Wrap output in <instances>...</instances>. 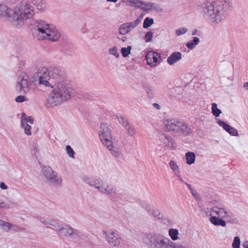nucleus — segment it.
Returning a JSON list of instances; mask_svg holds the SVG:
<instances>
[{"instance_id":"f257e3e1","label":"nucleus","mask_w":248,"mask_h":248,"mask_svg":"<svg viewBox=\"0 0 248 248\" xmlns=\"http://www.w3.org/2000/svg\"><path fill=\"white\" fill-rule=\"evenodd\" d=\"M36 74L38 78V83L46 87L52 89L47 98V103L51 106H56L64 102L75 94V90L69 84L68 82L63 79H57L53 85L48 80L50 78L46 67L39 68Z\"/></svg>"},{"instance_id":"f03ea898","label":"nucleus","mask_w":248,"mask_h":248,"mask_svg":"<svg viewBox=\"0 0 248 248\" xmlns=\"http://www.w3.org/2000/svg\"><path fill=\"white\" fill-rule=\"evenodd\" d=\"M230 0H214L199 5L197 10L209 23L217 25L225 20L229 14Z\"/></svg>"},{"instance_id":"7ed1b4c3","label":"nucleus","mask_w":248,"mask_h":248,"mask_svg":"<svg viewBox=\"0 0 248 248\" xmlns=\"http://www.w3.org/2000/svg\"><path fill=\"white\" fill-rule=\"evenodd\" d=\"M34 13L33 7L28 3L12 7L0 3V18L5 19L16 27L23 25L24 20L31 18Z\"/></svg>"},{"instance_id":"20e7f679","label":"nucleus","mask_w":248,"mask_h":248,"mask_svg":"<svg viewBox=\"0 0 248 248\" xmlns=\"http://www.w3.org/2000/svg\"><path fill=\"white\" fill-rule=\"evenodd\" d=\"M168 238L160 234H149L144 236L143 242L150 248H183V246L178 245L174 241L179 239V230L175 228H170L168 230Z\"/></svg>"},{"instance_id":"39448f33","label":"nucleus","mask_w":248,"mask_h":248,"mask_svg":"<svg viewBox=\"0 0 248 248\" xmlns=\"http://www.w3.org/2000/svg\"><path fill=\"white\" fill-rule=\"evenodd\" d=\"M202 213L210 216V222L215 226L225 227L226 221H230L232 214L230 210L219 201L212 200L209 202V206L202 209Z\"/></svg>"},{"instance_id":"423d86ee","label":"nucleus","mask_w":248,"mask_h":248,"mask_svg":"<svg viewBox=\"0 0 248 248\" xmlns=\"http://www.w3.org/2000/svg\"><path fill=\"white\" fill-rule=\"evenodd\" d=\"M36 34L40 39H47L53 41H57L60 37L58 30L51 24L44 21L38 23Z\"/></svg>"},{"instance_id":"0eeeda50","label":"nucleus","mask_w":248,"mask_h":248,"mask_svg":"<svg viewBox=\"0 0 248 248\" xmlns=\"http://www.w3.org/2000/svg\"><path fill=\"white\" fill-rule=\"evenodd\" d=\"M83 180L86 184L96 189L101 194L111 195L115 193L113 186L99 177H85Z\"/></svg>"},{"instance_id":"6e6552de","label":"nucleus","mask_w":248,"mask_h":248,"mask_svg":"<svg viewBox=\"0 0 248 248\" xmlns=\"http://www.w3.org/2000/svg\"><path fill=\"white\" fill-rule=\"evenodd\" d=\"M98 135L103 144L109 150L114 152V154L117 155V153L115 151H113L114 145L111 130L106 123L104 122L101 123Z\"/></svg>"},{"instance_id":"1a4fd4ad","label":"nucleus","mask_w":248,"mask_h":248,"mask_svg":"<svg viewBox=\"0 0 248 248\" xmlns=\"http://www.w3.org/2000/svg\"><path fill=\"white\" fill-rule=\"evenodd\" d=\"M42 176L47 182L54 186H60L63 183V179L62 176L49 166H44L42 168Z\"/></svg>"},{"instance_id":"9d476101","label":"nucleus","mask_w":248,"mask_h":248,"mask_svg":"<svg viewBox=\"0 0 248 248\" xmlns=\"http://www.w3.org/2000/svg\"><path fill=\"white\" fill-rule=\"evenodd\" d=\"M31 83L28 74L24 71L20 72L16 78V90L21 94H27L30 91Z\"/></svg>"},{"instance_id":"9b49d317","label":"nucleus","mask_w":248,"mask_h":248,"mask_svg":"<svg viewBox=\"0 0 248 248\" xmlns=\"http://www.w3.org/2000/svg\"><path fill=\"white\" fill-rule=\"evenodd\" d=\"M103 234H105V238L109 245L113 248H116L120 246L122 242V237L117 231H110L107 232L104 231Z\"/></svg>"},{"instance_id":"f8f14e48","label":"nucleus","mask_w":248,"mask_h":248,"mask_svg":"<svg viewBox=\"0 0 248 248\" xmlns=\"http://www.w3.org/2000/svg\"><path fill=\"white\" fill-rule=\"evenodd\" d=\"M145 60L148 66L151 68H155L160 64L162 59L160 54L151 50L146 53Z\"/></svg>"},{"instance_id":"ddd939ff","label":"nucleus","mask_w":248,"mask_h":248,"mask_svg":"<svg viewBox=\"0 0 248 248\" xmlns=\"http://www.w3.org/2000/svg\"><path fill=\"white\" fill-rule=\"evenodd\" d=\"M34 123V119L31 116H27L25 113L21 114V127L24 130V134L30 136L32 134L31 124Z\"/></svg>"},{"instance_id":"4468645a","label":"nucleus","mask_w":248,"mask_h":248,"mask_svg":"<svg viewBox=\"0 0 248 248\" xmlns=\"http://www.w3.org/2000/svg\"><path fill=\"white\" fill-rule=\"evenodd\" d=\"M34 123V119L31 116H27L25 113L21 114V127L24 130V134L30 136L32 134L31 124Z\"/></svg>"},{"instance_id":"2eb2a0df","label":"nucleus","mask_w":248,"mask_h":248,"mask_svg":"<svg viewBox=\"0 0 248 248\" xmlns=\"http://www.w3.org/2000/svg\"><path fill=\"white\" fill-rule=\"evenodd\" d=\"M142 17L143 16H141L135 21L126 22L121 25L119 28V34L121 35H125L129 33L140 24Z\"/></svg>"},{"instance_id":"dca6fc26","label":"nucleus","mask_w":248,"mask_h":248,"mask_svg":"<svg viewBox=\"0 0 248 248\" xmlns=\"http://www.w3.org/2000/svg\"><path fill=\"white\" fill-rule=\"evenodd\" d=\"M215 120L217 124L231 136L234 137L238 136L239 134L237 130L228 124L224 121L221 120L218 118H216Z\"/></svg>"},{"instance_id":"f3484780","label":"nucleus","mask_w":248,"mask_h":248,"mask_svg":"<svg viewBox=\"0 0 248 248\" xmlns=\"http://www.w3.org/2000/svg\"><path fill=\"white\" fill-rule=\"evenodd\" d=\"M76 230L67 224H61L57 233L61 237H71Z\"/></svg>"},{"instance_id":"a211bd4d","label":"nucleus","mask_w":248,"mask_h":248,"mask_svg":"<svg viewBox=\"0 0 248 248\" xmlns=\"http://www.w3.org/2000/svg\"><path fill=\"white\" fill-rule=\"evenodd\" d=\"M182 53L180 51L171 53L167 59V62L169 65H173L182 59Z\"/></svg>"},{"instance_id":"6ab92c4d","label":"nucleus","mask_w":248,"mask_h":248,"mask_svg":"<svg viewBox=\"0 0 248 248\" xmlns=\"http://www.w3.org/2000/svg\"><path fill=\"white\" fill-rule=\"evenodd\" d=\"M0 229L5 232H7L11 230L14 231H18L20 230L18 226L3 220H0Z\"/></svg>"},{"instance_id":"aec40b11","label":"nucleus","mask_w":248,"mask_h":248,"mask_svg":"<svg viewBox=\"0 0 248 248\" xmlns=\"http://www.w3.org/2000/svg\"><path fill=\"white\" fill-rule=\"evenodd\" d=\"M139 8L145 11H149L153 10L155 11L159 10V7L155 3L151 2H145L141 0Z\"/></svg>"},{"instance_id":"412c9836","label":"nucleus","mask_w":248,"mask_h":248,"mask_svg":"<svg viewBox=\"0 0 248 248\" xmlns=\"http://www.w3.org/2000/svg\"><path fill=\"white\" fill-rule=\"evenodd\" d=\"M175 133L187 136L190 133V128L186 124L182 122L179 121Z\"/></svg>"},{"instance_id":"4be33fe9","label":"nucleus","mask_w":248,"mask_h":248,"mask_svg":"<svg viewBox=\"0 0 248 248\" xmlns=\"http://www.w3.org/2000/svg\"><path fill=\"white\" fill-rule=\"evenodd\" d=\"M50 78L58 79L62 74L61 69L58 67L50 66L46 67Z\"/></svg>"},{"instance_id":"5701e85b","label":"nucleus","mask_w":248,"mask_h":248,"mask_svg":"<svg viewBox=\"0 0 248 248\" xmlns=\"http://www.w3.org/2000/svg\"><path fill=\"white\" fill-rule=\"evenodd\" d=\"M179 122V121L175 119H169L164 120V124L168 130L175 132Z\"/></svg>"},{"instance_id":"b1692460","label":"nucleus","mask_w":248,"mask_h":248,"mask_svg":"<svg viewBox=\"0 0 248 248\" xmlns=\"http://www.w3.org/2000/svg\"><path fill=\"white\" fill-rule=\"evenodd\" d=\"M159 140L162 142L167 148H170L172 147V141L171 139L164 134H161L159 137Z\"/></svg>"},{"instance_id":"393cba45","label":"nucleus","mask_w":248,"mask_h":248,"mask_svg":"<svg viewBox=\"0 0 248 248\" xmlns=\"http://www.w3.org/2000/svg\"><path fill=\"white\" fill-rule=\"evenodd\" d=\"M169 165L173 171L174 174L179 178L180 180L182 181V179H181L180 176V171L179 165L177 164V162L174 160H170L169 163Z\"/></svg>"},{"instance_id":"a878e982","label":"nucleus","mask_w":248,"mask_h":248,"mask_svg":"<svg viewBox=\"0 0 248 248\" xmlns=\"http://www.w3.org/2000/svg\"><path fill=\"white\" fill-rule=\"evenodd\" d=\"M186 163L188 165H191L195 163L196 161V155L193 152H187L185 154Z\"/></svg>"},{"instance_id":"bb28decb","label":"nucleus","mask_w":248,"mask_h":248,"mask_svg":"<svg viewBox=\"0 0 248 248\" xmlns=\"http://www.w3.org/2000/svg\"><path fill=\"white\" fill-rule=\"evenodd\" d=\"M44 224L47 227L53 229L57 232L61 224L59 223L53 219H48L45 221L44 222Z\"/></svg>"},{"instance_id":"cd10ccee","label":"nucleus","mask_w":248,"mask_h":248,"mask_svg":"<svg viewBox=\"0 0 248 248\" xmlns=\"http://www.w3.org/2000/svg\"><path fill=\"white\" fill-rule=\"evenodd\" d=\"M200 39L197 37H193L192 40L189 41L186 44V46L190 50L193 49L200 43Z\"/></svg>"},{"instance_id":"c85d7f7f","label":"nucleus","mask_w":248,"mask_h":248,"mask_svg":"<svg viewBox=\"0 0 248 248\" xmlns=\"http://www.w3.org/2000/svg\"><path fill=\"white\" fill-rule=\"evenodd\" d=\"M124 3L126 5L135 8H139L141 0H123Z\"/></svg>"},{"instance_id":"c756f323","label":"nucleus","mask_w":248,"mask_h":248,"mask_svg":"<svg viewBox=\"0 0 248 248\" xmlns=\"http://www.w3.org/2000/svg\"><path fill=\"white\" fill-rule=\"evenodd\" d=\"M211 111L213 116L218 117L222 113L221 109L218 108L217 105L215 103L211 104Z\"/></svg>"},{"instance_id":"7c9ffc66","label":"nucleus","mask_w":248,"mask_h":248,"mask_svg":"<svg viewBox=\"0 0 248 248\" xmlns=\"http://www.w3.org/2000/svg\"><path fill=\"white\" fill-rule=\"evenodd\" d=\"M124 128L126 131V133L130 137H133L136 135V130L133 125L129 124Z\"/></svg>"},{"instance_id":"2f4dec72","label":"nucleus","mask_w":248,"mask_h":248,"mask_svg":"<svg viewBox=\"0 0 248 248\" xmlns=\"http://www.w3.org/2000/svg\"><path fill=\"white\" fill-rule=\"evenodd\" d=\"M132 46H128L126 47H123L121 49V53L124 58H127L129 56L131 53Z\"/></svg>"},{"instance_id":"473e14b6","label":"nucleus","mask_w":248,"mask_h":248,"mask_svg":"<svg viewBox=\"0 0 248 248\" xmlns=\"http://www.w3.org/2000/svg\"><path fill=\"white\" fill-rule=\"evenodd\" d=\"M116 117L119 123L121 124L123 127L124 128L129 124L127 120L122 115L120 114H117Z\"/></svg>"},{"instance_id":"72a5a7b5","label":"nucleus","mask_w":248,"mask_h":248,"mask_svg":"<svg viewBox=\"0 0 248 248\" xmlns=\"http://www.w3.org/2000/svg\"><path fill=\"white\" fill-rule=\"evenodd\" d=\"M108 53L110 55L114 56L116 59L120 57L118 49L116 46H113L108 49Z\"/></svg>"},{"instance_id":"f704fd0d","label":"nucleus","mask_w":248,"mask_h":248,"mask_svg":"<svg viewBox=\"0 0 248 248\" xmlns=\"http://www.w3.org/2000/svg\"><path fill=\"white\" fill-rule=\"evenodd\" d=\"M65 151L69 157L72 159L75 158V152L70 145L66 146Z\"/></svg>"},{"instance_id":"c9c22d12","label":"nucleus","mask_w":248,"mask_h":248,"mask_svg":"<svg viewBox=\"0 0 248 248\" xmlns=\"http://www.w3.org/2000/svg\"><path fill=\"white\" fill-rule=\"evenodd\" d=\"M154 20L152 18L146 17L144 20L143 27L144 29L151 27L154 24Z\"/></svg>"},{"instance_id":"e433bc0d","label":"nucleus","mask_w":248,"mask_h":248,"mask_svg":"<svg viewBox=\"0 0 248 248\" xmlns=\"http://www.w3.org/2000/svg\"><path fill=\"white\" fill-rule=\"evenodd\" d=\"M12 207V204L10 202L0 199V208L7 209Z\"/></svg>"},{"instance_id":"4c0bfd02","label":"nucleus","mask_w":248,"mask_h":248,"mask_svg":"<svg viewBox=\"0 0 248 248\" xmlns=\"http://www.w3.org/2000/svg\"><path fill=\"white\" fill-rule=\"evenodd\" d=\"M241 244L240 238L238 236H235L232 243V248H240Z\"/></svg>"},{"instance_id":"58836bf2","label":"nucleus","mask_w":248,"mask_h":248,"mask_svg":"<svg viewBox=\"0 0 248 248\" xmlns=\"http://www.w3.org/2000/svg\"><path fill=\"white\" fill-rule=\"evenodd\" d=\"M186 185L187 186L193 196L196 199H198L199 197V193L192 187L190 184L186 183Z\"/></svg>"},{"instance_id":"ea45409f","label":"nucleus","mask_w":248,"mask_h":248,"mask_svg":"<svg viewBox=\"0 0 248 248\" xmlns=\"http://www.w3.org/2000/svg\"><path fill=\"white\" fill-rule=\"evenodd\" d=\"M153 38V32L151 31H147L144 36L145 41L147 43L151 42Z\"/></svg>"},{"instance_id":"a19ab883","label":"nucleus","mask_w":248,"mask_h":248,"mask_svg":"<svg viewBox=\"0 0 248 248\" xmlns=\"http://www.w3.org/2000/svg\"><path fill=\"white\" fill-rule=\"evenodd\" d=\"M188 31V29L185 27H181L177 29L175 31V34L177 36H180L185 34Z\"/></svg>"},{"instance_id":"79ce46f5","label":"nucleus","mask_w":248,"mask_h":248,"mask_svg":"<svg viewBox=\"0 0 248 248\" xmlns=\"http://www.w3.org/2000/svg\"><path fill=\"white\" fill-rule=\"evenodd\" d=\"M36 9L39 11H43L46 8V2L43 0L40 3L36 6Z\"/></svg>"},{"instance_id":"37998d69","label":"nucleus","mask_w":248,"mask_h":248,"mask_svg":"<svg viewBox=\"0 0 248 248\" xmlns=\"http://www.w3.org/2000/svg\"><path fill=\"white\" fill-rule=\"evenodd\" d=\"M28 100V98L23 95H18L15 98V101L17 103H22Z\"/></svg>"},{"instance_id":"c03bdc74","label":"nucleus","mask_w":248,"mask_h":248,"mask_svg":"<svg viewBox=\"0 0 248 248\" xmlns=\"http://www.w3.org/2000/svg\"><path fill=\"white\" fill-rule=\"evenodd\" d=\"M0 188L2 190H6L8 189V186L4 182H0Z\"/></svg>"},{"instance_id":"a18cd8bd","label":"nucleus","mask_w":248,"mask_h":248,"mask_svg":"<svg viewBox=\"0 0 248 248\" xmlns=\"http://www.w3.org/2000/svg\"><path fill=\"white\" fill-rule=\"evenodd\" d=\"M43 0H31V3L35 6L40 3Z\"/></svg>"},{"instance_id":"49530a36","label":"nucleus","mask_w":248,"mask_h":248,"mask_svg":"<svg viewBox=\"0 0 248 248\" xmlns=\"http://www.w3.org/2000/svg\"><path fill=\"white\" fill-rule=\"evenodd\" d=\"M243 87L246 90H248V82H245L243 83Z\"/></svg>"},{"instance_id":"de8ad7c7","label":"nucleus","mask_w":248,"mask_h":248,"mask_svg":"<svg viewBox=\"0 0 248 248\" xmlns=\"http://www.w3.org/2000/svg\"><path fill=\"white\" fill-rule=\"evenodd\" d=\"M4 2L7 3H13L15 0H2Z\"/></svg>"},{"instance_id":"09e8293b","label":"nucleus","mask_w":248,"mask_h":248,"mask_svg":"<svg viewBox=\"0 0 248 248\" xmlns=\"http://www.w3.org/2000/svg\"><path fill=\"white\" fill-rule=\"evenodd\" d=\"M153 106L155 108H156L159 109H160V106L158 104H156V103H154L153 104Z\"/></svg>"},{"instance_id":"8fccbe9b","label":"nucleus","mask_w":248,"mask_h":248,"mask_svg":"<svg viewBox=\"0 0 248 248\" xmlns=\"http://www.w3.org/2000/svg\"><path fill=\"white\" fill-rule=\"evenodd\" d=\"M244 248H248V242H246L243 244Z\"/></svg>"},{"instance_id":"3c124183","label":"nucleus","mask_w":248,"mask_h":248,"mask_svg":"<svg viewBox=\"0 0 248 248\" xmlns=\"http://www.w3.org/2000/svg\"><path fill=\"white\" fill-rule=\"evenodd\" d=\"M108 2H116L118 0H107Z\"/></svg>"},{"instance_id":"603ef678","label":"nucleus","mask_w":248,"mask_h":248,"mask_svg":"<svg viewBox=\"0 0 248 248\" xmlns=\"http://www.w3.org/2000/svg\"><path fill=\"white\" fill-rule=\"evenodd\" d=\"M196 31H194V32H192V35H194L196 34Z\"/></svg>"}]
</instances>
